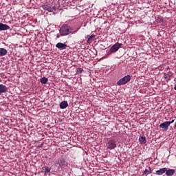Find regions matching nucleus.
I'll return each mask as SVG.
<instances>
[{
	"label": "nucleus",
	"mask_w": 176,
	"mask_h": 176,
	"mask_svg": "<svg viewBox=\"0 0 176 176\" xmlns=\"http://www.w3.org/2000/svg\"><path fill=\"white\" fill-rule=\"evenodd\" d=\"M72 32V28L68 25L67 24L63 25L59 30V34L60 36H67V35H69Z\"/></svg>",
	"instance_id": "nucleus-1"
},
{
	"label": "nucleus",
	"mask_w": 176,
	"mask_h": 176,
	"mask_svg": "<svg viewBox=\"0 0 176 176\" xmlns=\"http://www.w3.org/2000/svg\"><path fill=\"white\" fill-rule=\"evenodd\" d=\"M55 165L58 168H65L68 166V162L64 158H59L55 162Z\"/></svg>",
	"instance_id": "nucleus-2"
},
{
	"label": "nucleus",
	"mask_w": 176,
	"mask_h": 176,
	"mask_svg": "<svg viewBox=\"0 0 176 176\" xmlns=\"http://www.w3.org/2000/svg\"><path fill=\"white\" fill-rule=\"evenodd\" d=\"M131 80V76L130 75H126L124 76L122 78L120 79L117 82L118 86H123L124 85H126V83H129Z\"/></svg>",
	"instance_id": "nucleus-3"
},
{
	"label": "nucleus",
	"mask_w": 176,
	"mask_h": 176,
	"mask_svg": "<svg viewBox=\"0 0 176 176\" xmlns=\"http://www.w3.org/2000/svg\"><path fill=\"white\" fill-rule=\"evenodd\" d=\"M117 146H118V144H116V140L112 139L108 141L107 149L112 151L113 149H115V148H116Z\"/></svg>",
	"instance_id": "nucleus-4"
},
{
	"label": "nucleus",
	"mask_w": 176,
	"mask_h": 176,
	"mask_svg": "<svg viewBox=\"0 0 176 176\" xmlns=\"http://www.w3.org/2000/svg\"><path fill=\"white\" fill-rule=\"evenodd\" d=\"M122 47V43H116L110 49L111 53H116Z\"/></svg>",
	"instance_id": "nucleus-5"
},
{
	"label": "nucleus",
	"mask_w": 176,
	"mask_h": 176,
	"mask_svg": "<svg viewBox=\"0 0 176 176\" xmlns=\"http://www.w3.org/2000/svg\"><path fill=\"white\" fill-rule=\"evenodd\" d=\"M168 127H170V122H168V121L164 122L163 123L160 124V128L164 129L165 131H167V130H168Z\"/></svg>",
	"instance_id": "nucleus-6"
},
{
	"label": "nucleus",
	"mask_w": 176,
	"mask_h": 176,
	"mask_svg": "<svg viewBox=\"0 0 176 176\" xmlns=\"http://www.w3.org/2000/svg\"><path fill=\"white\" fill-rule=\"evenodd\" d=\"M165 173L166 176H173L175 174V169L166 168Z\"/></svg>",
	"instance_id": "nucleus-7"
},
{
	"label": "nucleus",
	"mask_w": 176,
	"mask_h": 176,
	"mask_svg": "<svg viewBox=\"0 0 176 176\" xmlns=\"http://www.w3.org/2000/svg\"><path fill=\"white\" fill-rule=\"evenodd\" d=\"M8 30H10V25L0 23V31H6Z\"/></svg>",
	"instance_id": "nucleus-8"
},
{
	"label": "nucleus",
	"mask_w": 176,
	"mask_h": 176,
	"mask_svg": "<svg viewBox=\"0 0 176 176\" xmlns=\"http://www.w3.org/2000/svg\"><path fill=\"white\" fill-rule=\"evenodd\" d=\"M56 47L59 49V50H64L67 49V44H64L63 43H58L56 45Z\"/></svg>",
	"instance_id": "nucleus-9"
},
{
	"label": "nucleus",
	"mask_w": 176,
	"mask_h": 176,
	"mask_svg": "<svg viewBox=\"0 0 176 176\" xmlns=\"http://www.w3.org/2000/svg\"><path fill=\"white\" fill-rule=\"evenodd\" d=\"M173 74L171 72H168V73H165L164 74V78L166 79L167 82L171 80V76H173Z\"/></svg>",
	"instance_id": "nucleus-10"
},
{
	"label": "nucleus",
	"mask_w": 176,
	"mask_h": 176,
	"mask_svg": "<svg viewBox=\"0 0 176 176\" xmlns=\"http://www.w3.org/2000/svg\"><path fill=\"white\" fill-rule=\"evenodd\" d=\"M166 167H164V168H160V169L156 170L155 174V175L160 176V175H163V174L166 173Z\"/></svg>",
	"instance_id": "nucleus-11"
},
{
	"label": "nucleus",
	"mask_w": 176,
	"mask_h": 176,
	"mask_svg": "<svg viewBox=\"0 0 176 176\" xmlns=\"http://www.w3.org/2000/svg\"><path fill=\"white\" fill-rule=\"evenodd\" d=\"M8 93V87L4 85L0 84V94Z\"/></svg>",
	"instance_id": "nucleus-12"
},
{
	"label": "nucleus",
	"mask_w": 176,
	"mask_h": 176,
	"mask_svg": "<svg viewBox=\"0 0 176 176\" xmlns=\"http://www.w3.org/2000/svg\"><path fill=\"white\" fill-rule=\"evenodd\" d=\"M68 107V102L64 100L60 103V109H65Z\"/></svg>",
	"instance_id": "nucleus-13"
},
{
	"label": "nucleus",
	"mask_w": 176,
	"mask_h": 176,
	"mask_svg": "<svg viewBox=\"0 0 176 176\" xmlns=\"http://www.w3.org/2000/svg\"><path fill=\"white\" fill-rule=\"evenodd\" d=\"M43 9H45V10H47L48 12H53V10L56 9V7L52 8L50 6L46 5L43 6Z\"/></svg>",
	"instance_id": "nucleus-14"
},
{
	"label": "nucleus",
	"mask_w": 176,
	"mask_h": 176,
	"mask_svg": "<svg viewBox=\"0 0 176 176\" xmlns=\"http://www.w3.org/2000/svg\"><path fill=\"white\" fill-rule=\"evenodd\" d=\"M140 144H146V138L145 136H140L139 138Z\"/></svg>",
	"instance_id": "nucleus-15"
},
{
	"label": "nucleus",
	"mask_w": 176,
	"mask_h": 176,
	"mask_svg": "<svg viewBox=\"0 0 176 176\" xmlns=\"http://www.w3.org/2000/svg\"><path fill=\"white\" fill-rule=\"evenodd\" d=\"M50 168L49 166H44L43 167V171H44L45 175H47L49 173H50Z\"/></svg>",
	"instance_id": "nucleus-16"
},
{
	"label": "nucleus",
	"mask_w": 176,
	"mask_h": 176,
	"mask_svg": "<svg viewBox=\"0 0 176 176\" xmlns=\"http://www.w3.org/2000/svg\"><path fill=\"white\" fill-rule=\"evenodd\" d=\"M6 54H8V50L5 48H0V56H6Z\"/></svg>",
	"instance_id": "nucleus-17"
},
{
	"label": "nucleus",
	"mask_w": 176,
	"mask_h": 176,
	"mask_svg": "<svg viewBox=\"0 0 176 176\" xmlns=\"http://www.w3.org/2000/svg\"><path fill=\"white\" fill-rule=\"evenodd\" d=\"M96 38V35L91 34L87 39V43H91L93 42V39Z\"/></svg>",
	"instance_id": "nucleus-18"
},
{
	"label": "nucleus",
	"mask_w": 176,
	"mask_h": 176,
	"mask_svg": "<svg viewBox=\"0 0 176 176\" xmlns=\"http://www.w3.org/2000/svg\"><path fill=\"white\" fill-rule=\"evenodd\" d=\"M155 21L156 23H157L158 24H162V23H163V18L162 16H157L155 19Z\"/></svg>",
	"instance_id": "nucleus-19"
},
{
	"label": "nucleus",
	"mask_w": 176,
	"mask_h": 176,
	"mask_svg": "<svg viewBox=\"0 0 176 176\" xmlns=\"http://www.w3.org/2000/svg\"><path fill=\"white\" fill-rule=\"evenodd\" d=\"M48 79L46 77H43L41 79V83H42V85H46V83H47Z\"/></svg>",
	"instance_id": "nucleus-20"
},
{
	"label": "nucleus",
	"mask_w": 176,
	"mask_h": 176,
	"mask_svg": "<svg viewBox=\"0 0 176 176\" xmlns=\"http://www.w3.org/2000/svg\"><path fill=\"white\" fill-rule=\"evenodd\" d=\"M143 174H144V175L148 176L149 175V174H151V171H149L148 169H145L144 171L143 172Z\"/></svg>",
	"instance_id": "nucleus-21"
},
{
	"label": "nucleus",
	"mask_w": 176,
	"mask_h": 176,
	"mask_svg": "<svg viewBox=\"0 0 176 176\" xmlns=\"http://www.w3.org/2000/svg\"><path fill=\"white\" fill-rule=\"evenodd\" d=\"M76 72L77 74H82V72H83V69L78 67L76 69Z\"/></svg>",
	"instance_id": "nucleus-22"
},
{
	"label": "nucleus",
	"mask_w": 176,
	"mask_h": 176,
	"mask_svg": "<svg viewBox=\"0 0 176 176\" xmlns=\"http://www.w3.org/2000/svg\"><path fill=\"white\" fill-rule=\"evenodd\" d=\"M175 120H173L172 121H168V123H170V124L174 123Z\"/></svg>",
	"instance_id": "nucleus-23"
},
{
	"label": "nucleus",
	"mask_w": 176,
	"mask_h": 176,
	"mask_svg": "<svg viewBox=\"0 0 176 176\" xmlns=\"http://www.w3.org/2000/svg\"><path fill=\"white\" fill-rule=\"evenodd\" d=\"M148 171H150V174H152V171H153V170H152V168L149 167L148 168Z\"/></svg>",
	"instance_id": "nucleus-24"
},
{
	"label": "nucleus",
	"mask_w": 176,
	"mask_h": 176,
	"mask_svg": "<svg viewBox=\"0 0 176 176\" xmlns=\"http://www.w3.org/2000/svg\"><path fill=\"white\" fill-rule=\"evenodd\" d=\"M174 90H176V84L175 85Z\"/></svg>",
	"instance_id": "nucleus-25"
}]
</instances>
